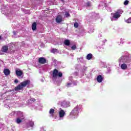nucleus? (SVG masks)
<instances>
[{
    "mask_svg": "<svg viewBox=\"0 0 131 131\" xmlns=\"http://www.w3.org/2000/svg\"><path fill=\"white\" fill-rule=\"evenodd\" d=\"M30 84V80H27L23 82H21L20 84H19L15 88V91H21L24 88H26L27 85H29Z\"/></svg>",
    "mask_w": 131,
    "mask_h": 131,
    "instance_id": "nucleus-1",
    "label": "nucleus"
},
{
    "mask_svg": "<svg viewBox=\"0 0 131 131\" xmlns=\"http://www.w3.org/2000/svg\"><path fill=\"white\" fill-rule=\"evenodd\" d=\"M123 13V11L121 9H118L115 13H112L111 16H112V18L115 19V20H118L121 16V14Z\"/></svg>",
    "mask_w": 131,
    "mask_h": 131,
    "instance_id": "nucleus-2",
    "label": "nucleus"
},
{
    "mask_svg": "<svg viewBox=\"0 0 131 131\" xmlns=\"http://www.w3.org/2000/svg\"><path fill=\"white\" fill-rule=\"evenodd\" d=\"M77 107H75L74 109H73L70 114V117H71L72 116H76V115H77Z\"/></svg>",
    "mask_w": 131,
    "mask_h": 131,
    "instance_id": "nucleus-3",
    "label": "nucleus"
},
{
    "mask_svg": "<svg viewBox=\"0 0 131 131\" xmlns=\"http://www.w3.org/2000/svg\"><path fill=\"white\" fill-rule=\"evenodd\" d=\"M38 62L40 64H46L47 63V59L45 57H40L38 58Z\"/></svg>",
    "mask_w": 131,
    "mask_h": 131,
    "instance_id": "nucleus-4",
    "label": "nucleus"
},
{
    "mask_svg": "<svg viewBox=\"0 0 131 131\" xmlns=\"http://www.w3.org/2000/svg\"><path fill=\"white\" fill-rule=\"evenodd\" d=\"M62 20H63V17L60 15H58L55 19L57 23H61V22H62Z\"/></svg>",
    "mask_w": 131,
    "mask_h": 131,
    "instance_id": "nucleus-5",
    "label": "nucleus"
},
{
    "mask_svg": "<svg viewBox=\"0 0 131 131\" xmlns=\"http://www.w3.org/2000/svg\"><path fill=\"white\" fill-rule=\"evenodd\" d=\"M58 71L57 69H54L52 73V76L53 78H57L58 77Z\"/></svg>",
    "mask_w": 131,
    "mask_h": 131,
    "instance_id": "nucleus-6",
    "label": "nucleus"
},
{
    "mask_svg": "<svg viewBox=\"0 0 131 131\" xmlns=\"http://www.w3.org/2000/svg\"><path fill=\"white\" fill-rule=\"evenodd\" d=\"M60 111L59 112V115L60 118H63L65 116V112L64 110H62L61 108H60Z\"/></svg>",
    "mask_w": 131,
    "mask_h": 131,
    "instance_id": "nucleus-7",
    "label": "nucleus"
},
{
    "mask_svg": "<svg viewBox=\"0 0 131 131\" xmlns=\"http://www.w3.org/2000/svg\"><path fill=\"white\" fill-rule=\"evenodd\" d=\"M15 74L17 76H22V75H23V71H22L21 70H16L15 71Z\"/></svg>",
    "mask_w": 131,
    "mask_h": 131,
    "instance_id": "nucleus-8",
    "label": "nucleus"
},
{
    "mask_svg": "<svg viewBox=\"0 0 131 131\" xmlns=\"http://www.w3.org/2000/svg\"><path fill=\"white\" fill-rule=\"evenodd\" d=\"M8 50H9V47L7 46H4L2 48V52H3V53H7V52H8Z\"/></svg>",
    "mask_w": 131,
    "mask_h": 131,
    "instance_id": "nucleus-9",
    "label": "nucleus"
},
{
    "mask_svg": "<svg viewBox=\"0 0 131 131\" xmlns=\"http://www.w3.org/2000/svg\"><path fill=\"white\" fill-rule=\"evenodd\" d=\"M103 76L102 75H99L97 77V80L98 82H102L103 81Z\"/></svg>",
    "mask_w": 131,
    "mask_h": 131,
    "instance_id": "nucleus-10",
    "label": "nucleus"
},
{
    "mask_svg": "<svg viewBox=\"0 0 131 131\" xmlns=\"http://www.w3.org/2000/svg\"><path fill=\"white\" fill-rule=\"evenodd\" d=\"M10 70L8 69H5L4 70V73L5 74V75L8 76V75H10Z\"/></svg>",
    "mask_w": 131,
    "mask_h": 131,
    "instance_id": "nucleus-11",
    "label": "nucleus"
},
{
    "mask_svg": "<svg viewBox=\"0 0 131 131\" xmlns=\"http://www.w3.org/2000/svg\"><path fill=\"white\" fill-rule=\"evenodd\" d=\"M36 22H34L32 25V29L34 31V30H36Z\"/></svg>",
    "mask_w": 131,
    "mask_h": 131,
    "instance_id": "nucleus-12",
    "label": "nucleus"
},
{
    "mask_svg": "<svg viewBox=\"0 0 131 131\" xmlns=\"http://www.w3.org/2000/svg\"><path fill=\"white\" fill-rule=\"evenodd\" d=\"M93 58V54L92 53L88 54L86 56V59L87 60H92Z\"/></svg>",
    "mask_w": 131,
    "mask_h": 131,
    "instance_id": "nucleus-13",
    "label": "nucleus"
},
{
    "mask_svg": "<svg viewBox=\"0 0 131 131\" xmlns=\"http://www.w3.org/2000/svg\"><path fill=\"white\" fill-rule=\"evenodd\" d=\"M121 68L123 69V70H125L127 69V65L125 63H123L121 65Z\"/></svg>",
    "mask_w": 131,
    "mask_h": 131,
    "instance_id": "nucleus-14",
    "label": "nucleus"
},
{
    "mask_svg": "<svg viewBox=\"0 0 131 131\" xmlns=\"http://www.w3.org/2000/svg\"><path fill=\"white\" fill-rule=\"evenodd\" d=\"M64 43L65 46H67L68 47H69V46H70V40H69V39H66L64 40Z\"/></svg>",
    "mask_w": 131,
    "mask_h": 131,
    "instance_id": "nucleus-15",
    "label": "nucleus"
},
{
    "mask_svg": "<svg viewBox=\"0 0 131 131\" xmlns=\"http://www.w3.org/2000/svg\"><path fill=\"white\" fill-rule=\"evenodd\" d=\"M54 113H55V110H54V108H51L49 111V114H50L51 116H54Z\"/></svg>",
    "mask_w": 131,
    "mask_h": 131,
    "instance_id": "nucleus-16",
    "label": "nucleus"
},
{
    "mask_svg": "<svg viewBox=\"0 0 131 131\" xmlns=\"http://www.w3.org/2000/svg\"><path fill=\"white\" fill-rule=\"evenodd\" d=\"M16 123H18V124L21 123V122H22V120L19 119V118H16Z\"/></svg>",
    "mask_w": 131,
    "mask_h": 131,
    "instance_id": "nucleus-17",
    "label": "nucleus"
},
{
    "mask_svg": "<svg viewBox=\"0 0 131 131\" xmlns=\"http://www.w3.org/2000/svg\"><path fill=\"white\" fill-rule=\"evenodd\" d=\"M58 52V50L56 49H53L51 50V53H53V54H56Z\"/></svg>",
    "mask_w": 131,
    "mask_h": 131,
    "instance_id": "nucleus-18",
    "label": "nucleus"
},
{
    "mask_svg": "<svg viewBox=\"0 0 131 131\" xmlns=\"http://www.w3.org/2000/svg\"><path fill=\"white\" fill-rule=\"evenodd\" d=\"M74 26L75 28H78V26H79L78 23L77 22L75 23L74 24Z\"/></svg>",
    "mask_w": 131,
    "mask_h": 131,
    "instance_id": "nucleus-19",
    "label": "nucleus"
},
{
    "mask_svg": "<svg viewBox=\"0 0 131 131\" xmlns=\"http://www.w3.org/2000/svg\"><path fill=\"white\" fill-rule=\"evenodd\" d=\"M58 77H62L63 76V73H62L61 72H58Z\"/></svg>",
    "mask_w": 131,
    "mask_h": 131,
    "instance_id": "nucleus-20",
    "label": "nucleus"
},
{
    "mask_svg": "<svg viewBox=\"0 0 131 131\" xmlns=\"http://www.w3.org/2000/svg\"><path fill=\"white\" fill-rule=\"evenodd\" d=\"M65 16H66V17H67V18L70 17V14H69V12H66L65 13Z\"/></svg>",
    "mask_w": 131,
    "mask_h": 131,
    "instance_id": "nucleus-21",
    "label": "nucleus"
},
{
    "mask_svg": "<svg viewBox=\"0 0 131 131\" xmlns=\"http://www.w3.org/2000/svg\"><path fill=\"white\" fill-rule=\"evenodd\" d=\"M126 23H131V17L129 18L128 19L125 20Z\"/></svg>",
    "mask_w": 131,
    "mask_h": 131,
    "instance_id": "nucleus-22",
    "label": "nucleus"
},
{
    "mask_svg": "<svg viewBox=\"0 0 131 131\" xmlns=\"http://www.w3.org/2000/svg\"><path fill=\"white\" fill-rule=\"evenodd\" d=\"M128 3H129V2L127 0L125 1L124 3V5L125 6H127L128 5Z\"/></svg>",
    "mask_w": 131,
    "mask_h": 131,
    "instance_id": "nucleus-23",
    "label": "nucleus"
},
{
    "mask_svg": "<svg viewBox=\"0 0 131 131\" xmlns=\"http://www.w3.org/2000/svg\"><path fill=\"white\" fill-rule=\"evenodd\" d=\"M34 125V123L32 121L30 122V126H31V127H33V126Z\"/></svg>",
    "mask_w": 131,
    "mask_h": 131,
    "instance_id": "nucleus-24",
    "label": "nucleus"
},
{
    "mask_svg": "<svg viewBox=\"0 0 131 131\" xmlns=\"http://www.w3.org/2000/svg\"><path fill=\"white\" fill-rule=\"evenodd\" d=\"M72 50H73V51H75V50H76V45H73L72 47H71Z\"/></svg>",
    "mask_w": 131,
    "mask_h": 131,
    "instance_id": "nucleus-25",
    "label": "nucleus"
},
{
    "mask_svg": "<svg viewBox=\"0 0 131 131\" xmlns=\"http://www.w3.org/2000/svg\"><path fill=\"white\" fill-rule=\"evenodd\" d=\"M13 44H10V46H9V50H13V48H14V46H13Z\"/></svg>",
    "mask_w": 131,
    "mask_h": 131,
    "instance_id": "nucleus-26",
    "label": "nucleus"
},
{
    "mask_svg": "<svg viewBox=\"0 0 131 131\" xmlns=\"http://www.w3.org/2000/svg\"><path fill=\"white\" fill-rule=\"evenodd\" d=\"M87 7H91V2H88L86 3Z\"/></svg>",
    "mask_w": 131,
    "mask_h": 131,
    "instance_id": "nucleus-27",
    "label": "nucleus"
},
{
    "mask_svg": "<svg viewBox=\"0 0 131 131\" xmlns=\"http://www.w3.org/2000/svg\"><path fill=\"white\" fill-rule=\"evenodd\" d=\"M18 82H19V81L18 80V79H15L14 80V83H18Z\"/></svg>",
    "mask_w": 131,
    "mask_h": 131,
    "instance_id": "nucleus-28",
    "label": "nucleus"
},
{
    "mask_svg": "<svg viewBox=\"0 0 131 131\" xmlns=\"http://www.w3.org/2000/svg\"><path fill=\"white\" fill-rule=\"evenodd\" d=\"M69 85H71V83H68L67 84V86L68 88H69Z\"/></svg>",
    "mask_w": 131,
    "mask_h": 131,
    "instance_id": "nucleus-29",
    "label": "nucleus"
},
{
    "mask_svg": "<svg viewBox=\"0 0 131 131\" xmlns=\"http://www.w3.org/2000/svg\"><path fill=\"white\" fill-rule=\"evenodd\" d=\"M13 33L14 35H16L17 34V32L14 31L13 32Z\"/></svg>",
    "mask_w": 131,
    "mask_h": 131,
    "instance_id": "nucleus-30",
    "label": "nucleus"
},
{
    "mask_svg": "<svg viewBox=\"0 0 131 131\" xmlns=\"http://www.w3.org/2000/svg\"><path fill=\"white\" fill-rule=\"evenodd\" d=\"M86 68H85V69H83V71H85V70H86Z\"/></svg>",
    "mask_w": 131,
    "mask_h": 131,
    "instance_id": "nucleus-31",
    "label": "nucleus"
},
{
    "mask_svg": "<svg viewBox=\"0 0 131 131\" xmlns=\"http://www.w3.org/2000/svg\"><path fill=\"white\" fill-rule=\"evenodd\" d=\"M61 2H62V3H63L64 0H61Z\"/></svg>",
    "mask_w": 131,
    "mask_h": 131,
    "instance_id": "nucleus-32",
    "label": "nucleus"
},
{
    "mask_svg": "<svg viewBox=\"0 0 131 131\" xmlns=\"http://www.w3.org/2000/svg\"><path fill=\"white\" fill-rule=\"evenodd\" d=\"M112 21L113 20L112 18L111 19Z\"/></svg>",
    "mask_w": 131,
    "mask_h": 131,
    "instance_id": "nucleus-33",
    "label": "nucleus"
},
{
    "mask_svg": "<svg viewBox=\"0 0 131 131\" xmlns=\"http://www.w3.org/2000/svg\"><path fill=\"white\" fill-rule=\"evenodd\" d=\"M34 101H35V99H34Z\"/></svg>",
    "mask_w": 131,
    "mask_h": 131,
    "instance_id": "nucleus-34",
    "label": "nucleus"
}]
</instances>
